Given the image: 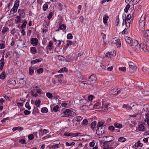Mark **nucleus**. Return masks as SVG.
<instances>
[{"label": "nucleus", "instance_id": "39", "mask_svg": "<svg viewBox=\"0 0 149 149\" xmlns=\"http://www.w3.org/2000/svg\"><path fill=\"white\" fill-rule=\"evenodd\" d=\"M41 102L40 100H36L35 101V103L37 107H39L40 106V103Z\"/></svg>", "mask_w": 149, "mask_h": 149}, {"label": "nucleus", "instance_id": "38", "mask_svg": "<svg viewBox=\"0 0 149 149\" xmlns=\"http://www.w3.org/2000/svg\"><path fill=\"white\" fill-rule=\"evenodd\" d=\"M21 17L19 16H17L16 17V19L15 21L16 23L20 22L21 21Z\"/></svg>", "mask_w": 149, "mask_h": 149}, {"label": "nucleus", "instance_id": "54", "mask_svg": "<svg viewBox=\"0 0 149 149\" xmlns=\"http://www.w3.org/2000/svg\"><path fill=\"white\" fill-rule=\"evenodd\" d=\"M28 137L29 139L31 140L33 139V135L32 134H30L28 135Z\"/></svg>", "mask_w": 149, "mask_h": 149}, {"label": "nucleus", "instance_id": "46", "mask_svg": "<svg viewBox=\"0 0 149 149\" xmlns=\"http://www.w3.org/2000/svg\"><path fill=\"white\" fill-rule=\"evenodd\" d=\"M130 6L129 4H127L124 9L126 13L127 12H128V9L130 8Z\"/></svg>", "mask_w": 149, "mask_h": 149}, {"label": "nucleus", "instance_id": "7", "mask_svg": "<svg viewBox=\"0 0 149 149\" xmlns=\"http://www.w3.org/2000/svg\"><path fill=\"white\" fill-rule=\"evenodd\" d=\"M133 20L132 18L131 17V15L129 14L127 15V16L125 20V24L127 28H129L130 26V23Z\"/></svg>", "mask_w": 149, "mask_h": 149}, {"label": "nucleus", "instance_id": "43", "mask_svg": "<svg viewBox=\"0 0 149 149\" xmlns=\"http://www.w3.org/2000/svg\"><path fill=\"white\" fill-rule=\"evenodd\" d=\"M66 26L64 24H62L61 26H60L59 27V28L60 29L63 30H65L66 29Z\"/></svg>", "mask_w": 149, "mask_h": 149}, {"label": "nucleus", "instance_id": "13", "mask_svg": "<svg viewBox=\"0 0 149 149\" xmlns=\"http://www.w3.org/2000/svg\"><path fill=\"white\" fill-rule=\"evenodd\" d=\"M116 55L114 51L106 53L105 56H106L108 58H111L113 57Z\"/></svg>", "mask_w": 149, "mask_h": 149}, {"label": "nucleus", "instance_id": "28", "mask_svg": "<svg viewBox=\"0 0 149 149\" xmlns=\"http://www.w3.org/2000/svg\"><path fill=\"white\" fill-rule=\"evenodd\" d=\"M145 129V127L142 124H140L138 127V130L139 131H143Z\"/></svg>", "mask_w": 149, "mask_h": 149}, {"label": "nucleus", "instance_id": "11", "mask_svg": "<svg viewBox=\"0 0 149 149\" xmlns=\"http://www.w3.org/2000/svg\"><path fill=\"white\" fill-rule=\"evenodd\" d=\"M71 111L69 109H66L65 111L61 114V116H71Z\"/></svg>", "mask_w": 149, "mask_h": 149}, {"label": "nucleus", "instance_id": "44", "mask_svg": "<svg viewBox=\"0 0 149 149\" xmlns=\"http://www.w3.org/2000/svg\"><path fill=\"white\" fill-rule=\"evenodd\" d=\"M144 40L145 44H146V45L149 46V40L146 38H144Z\"/></svg>", "mask_w": 149, "mask_h": 149}, {"label": "nucleus", "instance_id": "56", "mask_svg": "<svg viewBox=\"0 0 149 149\" xmlns=\"http://www.w3.org/2000/svg\"><path fill=\"white\" fill-rule=\"evenodd\" d=\"M8 29L7 28L4 27H3L2 32L3 34H4L7 32Z\"/></svg>", "mask_w": 149, "mask_h": 149}, {"label": "nucleus", "instance_id": "42", "mask_svg": "<svg viewBox=\"0 0 149 149\" xmlns=\"http://www.w3.org/2000/svg\"><path fill=\"white\" fill-rule=\"evenodd\" d=\"M125 140V139L124 137H120L118 139V141L121 142H124Z\"/></svg>", "mask_w": 149, "mask_h": 149}, {"label": "nucleus", "instance_id": "59", "mask_svg": "<svg viewBox=\"0 0 149 149\" xmlns=\"http://www.w3.org/2000/svg\"><path fill=\"white\" fill-rule=\"evenodd\" d=\"M59 107L58 105H56L54 107L53 110L54 111L56 112L58 111Z\"/></svg>", "mask_w": 149, "mask_h": 149}, {"label": "nucleus", "instance_id": "53", "mask_svg": "<svg viewBox=\"0 0 149 149\" xmlns=\"http://www.w3.org/2000/svg\"><path fill=\"white\" fill-rule=\"evenodd\" d=\"M67 38L68 39H72L73 38V36L71 33H69L67 35Z\"/></svg>", "mask_w": 149, "mask_h": 149}, {"label": "nucleus", "instance_id": "27", "mask_svg": "<svg viewBox=\"0 0 149 149\" xmlns=\"http://www.w3.org/2000/svg\"><path fill=\"white\" fill-rule=\"evenodd\" d=\"M41 61L42 59L41 58L37 59L35 60L31 61V63L32 64H34L37 63Z\"/></svg>", "mask_w": 149, "mask_h": 149}, {"label": "nucleus", "instance_id": "14", "mask_svg": "<svg viewBox=\"0 0 149 149\" xmlns=\"http://www.w3.org/2000/svg\"><path fill=\"white\" fill-rule=\"evenodd\" d=\"M97 80L96 76L95 75L92 74L89 78V81L92 83H94Z\"/></svg>", "mask_w": 149, "mask_h": 149}, {"label": "nucleus", "instance_id": "31", "mask_svg": "<svg viewBox=\"0 0 149 149\" xmlns=\"http://www.w3.org/2000/svg\"><path fill=\"white\" fill-rule=\"evenodd\" d=\"M6 77V73L4 72H3L0 75V78L2 79H4Z\"/></svg>", "mask_w": 149, "mask_h": 149}, {"label": "nucleus", "instance_id": "10", "mask_svg": "<svg viewBox=\"0 0 149 149\" xmlns=\"http://www.w3.org/2000/svg\"><path fill=\"white\" fill-rule=\"evenodd\" d=\"M145 27H144L143 29L142 28L140 29L141 31L142 32L143 36L145 37H149V30L148 29L145 30Z\"/></svg>", "mask_w": 149, "mask_h": 149}, {"label": "nucleus", "instance_id": "6", "mask_svg": "<svg viewBox=\"0 0 149 149\" xmlns=\"http://www.w3.org/2000/svg\"><path fill=\"white\" fill-rule=\"evenodd\" d=\"M111 42L116 45L117 47H120L121 46V42L119 39L116 37L112 38L111 40Z\"/></svg>", "mask_w": 149, "mask_h": 149}, {"label": "nucleus", "instance_id": "50", "mask_svg": "<svg viewBox=\"0 0 149 149\" xmlns=\"http://www.w3.org/2000/svg\"><path fill=\"white\" fill-rule=\"evenodd\" d=\"M18 13L20 15H22L24 13V10L22 9H19Z\"/></svg>", "mask_w": 149, "mask_h": 149}, {"label": "nucleus", "instance_id": "60", "mask_svg": "<svg viewBox=\"0 0 149 149\" xmlns=\"http://www.w3.org/2000/svg\"><path fill=\"white\" fill-rule=\"evenodd\" d=\"M72 42L70 40H67V46H69L71 45L72 44Z\"/></svg>", "mask_w": 149, "mask_h": 149}, {"label": "nucleus", "instance_id": "2", "mask_svg": "<svg viewBox=\"0 0 149 149\" xmlns=\"http://www.w3.org/2000/svg\"><path fill=\"white\" fill-rule=\"evenodd\" d=\"M110 104L106 102L102 101V107L99 108L100 110L102 111L104 113H107L111 111V108L108 106Z\"/></svg>", "mask_w": 149, "mask_h": 149}, {"label": "nucleus", "instance_id": "45", "mask_svg": "<svg viewBox=\"0 0 149 149\" xmlns=\"http://www.w3.org/2000/svg\"><path fill=\"white\" fill-rule=\"evenodd\" d=\"M48 5L47 3L45 4L43 6V9L44 11H45L47 9Z\"/></svg>", "mask_w": 149, "mask_h": 149}, {"label": "nucleus", "instance_id": "22", "mask_svg": "<svg viewBox=\"0 0 149 149\" xmlns=\"http://www.w3.org/2000/svg\"><path fill=\"white\" fill-rule=\"evenodd\" d=\"M38 42V40L36 38H32L31 40V43L34 46H36L37 45Z\"/></svg>", "mask_w": 149, "mask_h": 149}, {"label": "nucleus", "instance_id": "55", "mask_svg": "<svg viewBox=\"0 0 149 149\" xmlns=\"http://www.w3.org/2000/svg\"><path fill=\"white\" fill-rule=\"evenodd\" d=\"M25 107L29 110H30L31 108V107L29 106V104L28 102H26L25 104Z\"/></svg>", "mask_w": 149, "mask_h": 149}, {"label": "nucleus", "instance_id": "32", "mask_svg": "<svg viewBox=\"0 0 149 149\" xmlns=\"http://www.w3.org/2000/svg\"><path fill=\"white\" fill-rule=\"evenodd\" d=\"M29 74L30 75H32L34 73V68L33 67L30 68L29 70Z\"/></svg>", "mask_w": 149, "mask_h": 149}, {"label": "nucleus", "instance_id": "1", "mask_svg": "<svg viewBox=\"0 0 149 149\" xmlns=\"http://www.w3.org/2000/svg\"><path fill=\"white\" fill-rule=\"evenodd\" d=\"M127 109L129 110H132L135 113V114L131 115V117H135L139 113V112L140 111V109L137 104L130 105V106L128 105L127 107Z\"/></svg>", "mask_w": 149, "mask_h": 149}, {"label": "nucleus", "instance_id": "21", "mask_svg": "<svg viewBox=\"0 0 149 149\" xmlns=\"http://www.w3.org/2000/svg\"><path fill=\"white\" fill-rule=\"evenodd\" d=\"M4 59L3 55L2 56V58L1 59L0 61V69L1 71L3 69V66L4 64Z\"/></svg>", "mask_w": 149, "mask_h": 149}, {"label": "nucleus", "instance_id": "29", "mask_svg": "<svg viewBox=\"0 0 149 149\" xmlns=\"http://www.w3.org/2000/svg\"><path fill=\"white\" fill-rule=\"evenodd\" d=\"M23 128L21 127H14L13 128L12 130L13 131H15L16 130H18L19 131H22L23 130Z\"/></svg>", "mask_w": 149, "mask_h": 149}, {"label": "nucleus", "instance_id": "26", "mask_svg": "<svg viewBox=\"0 0 149 149\" xmlns=\"http://www.w3.org/2000/svg\"><path fill=\"white\" fill-rule=\"evenodd\" d=\"M114 126L116 128L120 129L122 128V125L119 123H115L114 124Z\"/></svg>", "mask_w": 149, "mask_h": 149}, {"label": "nucleus", "instance_id": "3", "mask_svg": "<svg viewBox=\"0 0 149 149\" xmlns=\"http://www.w3.org/2000/svg\"><path fill=\"white\" fill-rule=\"evenodd\" d=\"M129 71L131 73H134L137 68V66L135 62L130 61L128 64Z\"/></svg>", "mask_w": 149, "mask_h": 149}, {"label": "nucleus", "instance_id": "19", "mask_svg": "<svg viewBox=\"0 0 149 149\" xmlns=\"http://www.w3.org/2000/svg\"><path fill=\"white\" fill-rule=\"evenodd\" d=\"M143 85V84L142 82L137 81V83L134 85V86L136 87V88H139L140 89H142V87Z\"/></svg>", "mask_w": 149, "mask_h": 149}, {"label": "nucleus", "instance_id": "49", "mask_svg": "<svg viewBox=\"0 0 149 149\" xmlns=\"http://www.w3.org/2000/svg\"><path fill=\"white\" fill-rule=\"evenodd\" d=\"M47 96L50 99L52 97V93H48L46 94Z\"/></svg>", "mask_w": 149, "mask_h": 149}, {"label": "nucleus", "instance_id": "41", "mask_svg": "<svg viewBox=\"0 0 149 149\" xmlns=\"http://www.w3.org/2000/svg\"><path fill=\"white\" fill-rule=\"evenodd\" d=\"M57 57L58 58V60L61 61H62L64 60V58L62 56L59 55L57 56Z\"/></svg>", "mask_w": 149, "mask_h": 149}, {"label": "nucleus", "instance_id": "15", "mask_svg": "<svg viewBox=\"0 0 149 149\" xmlns=\"http://www.w3.org/2000/svg\"><path fill=\"white\" fill-rule=\"evenodd\" d=\"M83 118L81 116H76L72 120V122L74 124H77V123H76V122L79 123V121L81 120Z\"/></svg>", "mask_w": 149, "mask_h": 149}, {"label": "nucleus", "instance_id": "34", "mask_svg": "<svg viewBox=\"0 0 149 149\" xmlns=\"http://www.w3.org/2000/svg\"><path fill=\"white\" fill-rule=\"evenodd\" d=\"M96 122L95 121L93 122L91 124V128L93 130L96 125Z\"/></svg>", "mask_w": 149, "mask_h": 149}, {"label": "nucleus", "instance_id": "18", "mask_svg": "<svg viewBox=\"0 0 149 149\" xmlns=\"http://www.w3.org/2000/svg\"><path fill=\"white\" fill-rule=\"evenodd\" d=\"M142 70L145 73L147 74H149V65H145L142 68Z\"/></svg>", "mask_w": 149, "mask_h": 149}, {"label": "nucleus", "instance_id": "9", "mask_svg": "<svg viewBox=\"0 0 149 149\" xmlns=\"http://www.w3.org/2000/svg\"><path fill=\"white\" fill-rule=\"evenodd\" d=\"M121 92L120 90L118 88H115L111 90L109 93L111 97H113L119 94Z\"/></svg>", "mask_w": 149, "mask_h": 149}, {"label": "nucleus", "instance_id": "36", "mask_svg": "<svg viewBox=\"0 0 149 149\" xmlns=\"http://www.w3.org/2000/svg\"><path fill=\"white\" fill-rule=\"evenodd\" d=\"M41 111L42 113H47L48 111V109L46 107H43L41 109Z\"/></svg>", "mask_w": 149, "mask_h": 149}, {"label": "nucleus", "instance_id": "40", "mask_svg": "<svg viewBox=\"0 0 149 149\" xmlns=\"http://www.w3.org/2000/svg\"><path fill=\"white\" fill-rule=\"evenodd\" d=\"M104 123L102 122H98L97 124V128L98 127H102L103 126Z\"/></svg>", "mask_w": 149, "mask_h": 149}, {"label": "nucleus", "instance_id": "16", "mask_svg": "<svg viewBox=\"0 0 149 149\" xmlns=\"http://www.w3.org/2000/svg\"><path fill=\"white\" fill-rule=\"evenodd\" d=\"M109 143L107 141H105L103 143L102 148L103 149H113L111 147H109Z\"/></svg>", "mask_w": 149, "mask_h": 149}, {"label": "nucleus", "instance_id": "20", "mask_svg": "<svg viewBox=\"0 0 149 149\" xmlns=\"http://www.w3.org/2000/svg\"><path fill=\"white\" fill-rule=\"evenodd\" d=\"M141 48L142 49H143V51L146 52L148 50V46H149L148 45H146V44H145L144 43H142L141 45Z\"/></svg>", "mask_w": 149, "mask_h": 149}, {"label": "nucleus", "instance_id": "37", "mask_svg": "<svg viewBox=\"0 0 149 149\" xmlns=\"http://www.w3.org/2000/svg\"><path fill=\"white\" fill-rule=\"evenodd\" d=\"M87 85V84L81 82L79 84V86L83 88H85L86 87Z\"/></svg>", "mask_w": 149, "mask_h": 149}, {"label": "nucleus", "instance_id": "8", "mask_svg": "<svg viewBox=\"0 0 149 149\" xmlns=\"http://www.w3.org/2000/svg\"><path fill=\"white\" fill-rule=\"evenodd\" d=\"M19 3V0H16L15 1L13 8L10 10L11 13L14 14L17 12Z\"/></svg>", "mask_w": 149, "mask_h": 149}, {"label": "nucleus", "instance_id": "17", "mask_svg": "<svg viewBox=\"0 0 149 149\" xmlns=\"http://www.w3.org/2000/svg\"><path fill=\"white\" fill-rule=\"evenodd\" d=\"M125 39L127 42L128 43L130 46L132 45V44H133L134 40H132L131 38L128 36L125 37Z\"/></svg>", "mask_w": 149, "mask_h": 149}, {"label": "nucleus", "instance_id": "58", "mask_svg": "<svg viewBox=\"0 0 149 149\" xmlns=\"http://www.w3.org/2000/svg\"><path fill=\"white\" fill-rule=\"evenodd\" d=\"M12 53V52H7L6 54L5 57L6 58H7V57L10 56L11 55Z\"/></svg>", "mask_w": 149, "mask_h": 149}, {"label": "nucleus", "instance_id": "4", "mask_svg": "<svg viewBox=\"0 0 149 149\" xmlns=\"http://www.w3.org/2000/svg\"><path fill=\"white\" fill-rule=\"evenodd\" d=\"M132 45L131 46L133 47V48L134 50L137 52H140L141 49V45H140L139 44L138 42V41L136 40H134V42H133Z\"/></svg>", "mask_w": 149, "mask_h": 149}, {"label": "nucleus", "instance_id": "24", "mask_svg": "<svg viewBox=\"0 0 149 149\" xmlns=\"http://www.w3.org/2000/svg\"><path fill=\"white\" fill-rule=\"evenodd\" d=\"M88 102V101L84 98L81 99L79 101V102L81 105L87 104Z\"/></svg>", "mask_w": 149, "mask_h": 149}, {"label": "nucleus", "instance_id": "52", "mask_svg": "<svg viewBox=\"0 0 149 149\" xmlns=\"http://www.w3.org/2000/svg\"><path fill=\"white\" fill-rule=\"evenodd\" d=\"M43 71V69L42 68H40L37 70V72L38 74L42 73Z\"/></svg>", "mask_w": 149, "mask_h": 149}, {"label": "nucleus", "instance_id": "35", "mask_svg": "<svg viewBox=\"0 0 149 149\" xmlns=\"http://www.w3.org/2000/svg\"><path fill=\"white\" fill-rule=\"evenodd\" d=\"M53 43L51 41H50L49 42V45L47 47L48 48L49 50H50L52 48Z\"/></svg>", "mask_w": 149, "mask_h": 149}, {"label": "nucleus", "instance_id": "48", "mask_svg": "<svg viewBox=\"0 0 149 149\" xmlns=\"http://www.w3.org/2000/svg\"><path fill=\"white\" fill-rule=\"evenodd\" d=\"M100 103L99 102H97L95 104H94L93 106V107L94 109H97Z\"/></svg>", "mask_w": 149, "mask_h": 149}, {"label": "nucleus", "instance_id": "63", "mask_svg": "<svg viewBox=\"0 0 149 149\" xmlns=\"http://www.w3.org/2000/svg\"><path fill=\"white\" fill-rule=\"evenodd\" d=\"M93 96L91 95H89L88 96V100L89 101H91L93 99Z\"/></svg>", "mask_w": 149, "mask_h": 149}, {"label": "nucleus", "instance_id": "25", "mask_svg": "<svg viewBox=\"0 0 149 149\" xmlns=\"http://www.w3.org/2000/svg\"><path fill=\"white\" fill-rule=\"evenodd\" d=\"M105 137L107 139V140L106 141H107L108 143L109 142L113 140L114 139V137L110 136H106Z\"/></svg>", "mask_w": 149, "mask_h": 149}, {"label": "nucleus", "instance_id": "64", "mask_svg": "<svg viewBox=\"0 0 149 149\" xmlns=\"http://www.w3.org/2000/svg\"><path fill=\"white\" fill-rule=\"evenodd\" d=\"M53 15L52 13V12H50L47 16V17L49 19H50L52 17Z\"/></svg>", "mask_w": 149, "mask_h": 149}, {"label": "nucleus", "instance_id": "12", "mask_svg": "<svg viewBox=\"0 0 149 149\" xmlns=\"http://www.w3.org/2000/svg\"><path fill=\"white\" fill-rule=\"evenodd\" d=\"M105 130L103 127H98L96 131V134L98 135H102L104 132Z\"/></svg>", "mask_w": 149, "mask_h": 149}, {"label": "nucleus", "instance_id": "33", "mask_svg": "<svg viewBox=\"0 0 149 149\" xmlns=\"http://www.w3.org/2000/svg\"><path fill=\"white\" fill-rule=\"evenodd\" d=\"M142 145V144L139 141H138L137 143H135L134 146L136 147H141Z\"/></svg>", "mask_w": 149, "mask_h": 149}, {"label": "nucleus", "instance_id": "5", "mask_svg": "<svg viewBox=\"0 0 149 149\" xmlns=\"http://www.w3.org/2000/svg\"><path fill=\"white\" fill-rule=\"evenodd\" d=\"M146 15L143 14L141 15L139 20V29L142 28V29L145 27L146 20Z\"/></svg>", "mask_w": 149, "mask_h": 149}, {"label": "nucleus", "instance_id": "51", "mask_svg": "<svg viewBox=\"0 0 149 149\" xmlns=\"http://www.w3.org/2000/svg\"><path fill=\"white\" fill-rule=\"evenodd\" d=\"M27 22H24L22 24V25L21 26L22 29L25 28Z\"/></svg>", "mask_w": 149, "mask_h": 149}, {"label": "nucleus", "instance_id": "57", "mask_svg": "<svg viewBox=\"0 0 149 149\" xmlns=\"http://www.w3.org/2000/svg\"><path fill=\"white\" fill-rule=\"evenodd\" d=\"M119 70L121 71H122L123 72H125L126 70V68L125 67H120L119 68Z\"/></svg>", "mask_w": 149, "mask_h": 149}, {"label": "nucleus", "instance_id": "23", "mask_svg": "<svg viewBox=\"0 0 149 149\" xmlns=\"http://www.w3.org/2000/svg\"><path fill=\"white\" fill-rule=\"evenodd\" d=\"M109 19V17L108 16H107L106 15H104V16L103 17V22L104 24L106 26H107V21Z\"/></svg>", "mask_w": 149, "mask_h": 149}, {"label": "nucleus", "instance_id": "61", "mask_svg": "<svg viewBox=\"0 0 149 149\" xmlns=\"http://www.w3.org/2000/svg\"><path fill=\"white\" fill-rule=\"evenodd\" d=\"M66 145L67 146H71V145H74L75 144V143L74 142H72L70 144L69 143H68V142H66Z\"/></svg>", "mask_w": 149, "mask_h": 149}, {"label": "nucleus", "instance_id": "30", "mask_svg": "<svg viewBox=\"0 0 149 149\" xmlns=\"http://www.w3.org/2000/svg\"><path fill=\"white\" fill-rule=\"evenodd\" d=\"M31 53L33 54H34L36 53V48L34 47H32L31 48Z\"/></svg>", "mask_w": 149, "mask_h": 149}, {"label": "nucleus", "instance_id": "62", "mask_svg": "<svg viewBox=\"0 0 149 149\" xmlns=\"http://www.w3.org/2000/svg\"><path fill=\"white\" fill-rule=\"evenodd\" d=\"M94 141L93 140L92 142L90 143L89 146H90L91 147H93L94 146L95 144Z\"/></svg>", "mask_w": 149, "mask_h": 149}, {"label": "nucleus", "instance_id": "47", "mask_svg": "<svg viewBox=\"0 0 149 149\" xmlns=\"http://www.w3.org/2000/svg\"><path fill=\"white\" fill-rule=\"evenodd\" d=\"M84 136L86 140H88L90 139L91 138V136L88 135H84Z\"/></svg>", "mask_w": 149, "mask_h": 149}]
</instances>
